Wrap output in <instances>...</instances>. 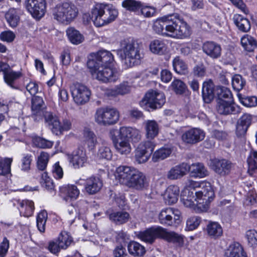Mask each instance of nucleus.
Returning <instances> with one entry per match:
<instances>
[{
    "mask_svg": "<svg viewBox=\"0 0 257 257\" xmlns=\"http://www.w3.org/2000/svg\"><path fill=\"white\" fill-rule=\"evenodd\" d=\"M113 61V56L110 52L101 50L89 56L87 65L94 79L104 83L114 82L118 78L119 74L109 66Z\"/></svg>",
    "mask_w": 257,
    "mask_h": 257,
    "instance_id": "nucleus-1",
    "label": "nucleus"
},
{
    "mask_svg": "<svg viewBox=\"0 0 257 257\" xmlns=\"http://www.w3.org/2000/svg\"><path fill=\"white\" fill-rule=\"evenodd\" d=\"M153 28L157 34L173 38H185L191 33L190 27L177 14L157 19Z\"/></svg>",
    "mask_w": 257,
    "mask_h": 257,
    "instance_id": "nucleus-2",
    "label": "nucleus"
},
{
    "mask_svg": "<svg viewBox=\"0 0 257 257\" xmlns=\"http://www.w3.org/2000/svg\"><path fill=\"white\" fill-rule=\"evenodd\" d=\"M118 12L111 5L96 4L91 10V17L88 14L83 15L84 21L89 23L91 20L95 26L102 27L113 21L117 17Z\"/></svg>",
    "mask_w": 257,
    "mask_h": 257,
    "instance_id": "nucleus-3",
    "label": "nucleus"
},
{
    "mask_svg": "<svg viewBox=\"0 0 257 257\" xmlns=\"http://www.w3.org/2000/svg\"><path fill=\"white\" fill-rule=\"evenodd\" d=\"M122 62L126 67L139 64L143 58L142 46L134 41L124 40L118 51Z\"/></svg>",
    "mask_w": 257,
    "mask_h": 257,
    "instance_id": "nucleus-4",
    "label": "nucleus"
},
{
    "mask_svg": "<svg viewBox=\"0 0 257 257\" xmlns=\"http://www.w3.org/2000/svg\"><path fill=\"white\" fill-rule=\"evenodd\" d=\"M188 184L190 187L198 188L195 192L197 199L196 205L198 210L201 212L206 211L214 197V191L211 184L206 181L197 182L189 180Z\"/></svg>",
    "mask_w": 257,
    "mask_h": 257,
    "instance_id": "nucleus-5",
    "label": "nucleus"
},
{
    "mask_svg": "<svg viewBox=\"0 0 257 257\" xmlns=\"http://www.w3.org/2000/svg\"><path fill=\"white\" fill-rule=\"evenodd\" d=\"M78 14V8L71 2H65L57 4L53 11L54 19L64 25H69L73 22L77 17Z\"/></svg>",
    "mask_w": 257,
    "mask_h": 257,
    "instance_id": "nucleus-6",
    "label": "nucleus"
},
{
    "mask_svg": "<svg viewBox=\"0 0 257 257\" xmlns=\"http://www.w3.org/2000/svg\"><path fill=\"white\" fill-rule=\"evenodd\" d=\"M119 113L110 107L98 108L94 115L95 122L101 125L107 126L115 124L119 120Z\"/></svg>",
    "mask_w": 257,
    "mask_h": 257,
    "instance_id": "nucleus-7",
    "label": "nucleus"
},
{
    "mask_svg": "<svg viewBox=\"0 0 257 257\" xmlns=\"http://www.w3.org/2000/svg\"><path fill=\"white\" fill-rule=\"evenodd\" d=\"M165 103V96L163 93L154 90L148 91L140 102L141 107L153 109L160 108Z\"/></svg>",
    "mask_w": 257,
    "mask_h": 257,
    "instance_id": "nucleus-8",
    "label": "nucleus"
},
{
    "mask_svg": "<svg viewBox=\"0 0 257 257\" xmlns=\"http://www.w3.org/2000/svg\"><path fill=\"white\" fill-rule=\"evenodd\" d=\"M45 122L49 125L53 133L60 135L64 131H67L71 128V123L68 120H64L62 124L59 118L50 112H46L44 114Z\"/></svg>",
    "mask_w": 257,
    "mask_h": 257,
    "instance_id": "nucleus-9",
    "label": "nucleus"
},
{
    "mask_svg": "<svg viewBox=\"0 0 257 257\" xmlns=\"http://www.w3.org/2000/svg\"><path fill=\"white\" fill-rule=\"evenodd\" d=\"M156 146V144L152 141H146L141 143L135 151V159L139 163L146 162L151 157Z\"/></svg>",
    "mask_w": 257,
    "mask_h": 257,
    "instance_id": "nucleus-10",
    "label": "nucleus"
},
{
    "mask_svg": "<svg viewBox=\"0 0 257 257\" xmlns=\"http://www.w3.org/2000/svg\"><path fill=\"white\" fill-rule=\"evenodd\" d=\"M180 212L173 208L168 207L163 209L159 214V222L165 226H171L174 223H178L180 220Z\"/></svg>",
    "mask_w": 257,
    "mask_h": 257,
    "instance_id": "nucleus-11",
    "label": "nucleus"
},
{
    "mask_svg": "<svg viewBox=\"0 0 257 257\" xmlns=\"http://www.w3.org/2000/svg\"><path fill=\"white\" fill-rule=\"evenodd\" d=\"M71 93L74 101L77 104L82 105L88 102L91 92L85 85L76 83L71 87Z\"/></svg>",
    "mask_w": 257,
    "mask_h": 257,
    "instance_id": "nucleus-12",
    "label": "nucleus"
},
{
    "mask_svg": "<svg viewBox=\"0 0 257 257\" xmlns=\"http://www.w3.org/2000/svg\"><path fill=\"white\" fill-rule=\"evenodd\" d=\"M25 7L36 19H40L46 12V4L45 0H26Z\"/></svg>",
    "mask_w": 257,
    "mask_h": 257,
    "instance_id": "nucleus-13",
    "label": "nucleus"
},
{
    "mask_svg": "<svg viewBox=\"0 0 257 257\" xmlns=\"http://www.w3.org/2000/svg\"><path fill=\"white\" fill-rule=\"evenodd\" d=\"M205 136V133L202 130L194 127L185 131L182 135V140L185 144L193 145L202 141Z\"/></svg>",
    "mask_w": 257,
    "mask_h": 257,
    "instance_id": "nucleus-14",
    "label": "nucleus"
},
{
    "mask_svg": "<svg viewBox=\"0 0 257 257\" xmlns=\"http://www.w3.org/2000/svg\"><path fill=\"white\" fill-rule=\"evenodd\" d=\"M163 227L156 226L150 227L144 231L140 232L139 238L142 241L152 244L157 238H162Z\"/></svg>",
    "mask_w": 257,
    "mask_h": 257,
    "instance_id": "nucleus-15",
    "label": "nucleus"
},
{
    "mask_svg": "<svg viewBox=\"0 0 257 257\" xmlns=\"http://www.w3.org/2000/svg\"><path fill=\"white\" fill-rule=\"evenodd\" d=\"M116 133H118V137L119 139L127 140L129 142L132 141L137 142L141 139L140 131L131 126H121L118 131L115 132Z\"/></svg>",
    "mask_w": 257,
    "mask_h": 257,
    "instance_id": "nucleus-16",
    "label": "nucleus"
},
{
    "mask_svg": "<svg viewBox=\"0 0 257 257\" xmlns=\"http://www.w3.org/2000/svg\"><path fill=\"white\" fill-rule=\"evenodd\" d=\"M188 184L189 180L181 192V199L184 206L191 208L195 205V201L197 203V196L195 194L196 187H190Z\"/></svg>",
    "mask_w": 257,
    "mask_h": 257,
    "instance_id": "nucleus-17",
    "label": "nucleus"
},
{
    "mask_svg": "<svg viewBox=\"0 0 257 257\" xmlns=\"http://www.w3.org/2000/svg\"><path fill=\"white\" fill-rule=\"evenodd\" d=\"M136 170L134 168L128 166H119L116 169L115 178L120 184L126 186Z\"/></svg>",
    "mask_w": 257,
    "mask_h": 257,
    "instance_id": "nucleus-18",
    "label": "nucleus"
},
{
    "mask_svg": "<svg viewBox=\"0 0 257 257\" xmlns=\"http://www.w3.org/2000/svg\"><path fill=\"white\" fill-rule=\"evenodd\" d=\"M148 185L149 182L146 176L142 172L136 170L126 186L136 190H142L146 188Z\"/></svg>",
    "mask_w": 257,
    "mask_h": 257,
    "instance_id": "nucleus-19",
    "label": "nucleus"
},
{
    "mask_svg": "<svg viewBox=\"0 0 257 257\" xmlns=\"http://www.w3.org/2000/svg\"><path fill=\"white\" fill-rule=\"evenodd\" d=\"M226 100H217L216 109L217 112L223 115L236 114L240 112V107Z\"/></svg>",
    "mask_w": 257,
    "mask_h": 257,
    "instance_id": "nucleus-20",
    "label": "nucleus"
},
{
    "mask_svg": "<svg viewBox=\"0 0 257 257\" xmlns=\"http://www.w3.org/2000/svg\"><path fill=\"white\" fill-rule=\"evenodd\" d=\"M116 130H112L110 131L113 145L116 151L122 155H127L131 151V147L130 142L127 140L119 139L116 138L115 136Z\"/></svg>",
    "mask_w": 257,
    "mask_h": 257,
    "instance_id": "nucleus-21",
    "label": "nucleus"
},
{
    "mask_svg": "<svg viewBox=\"0 0 257 257\" xmlns=\"http://www.w3.org/2000/svg\"><path fill=\"white\" fill-rule=\"evenodd\" d=\"M68 159L69 163L75 169L82 167L87 160L85 151L80 149H78L72 154L68 155Z\"/></svg>",
    "mask_w": 257,
    "mask_h": 257,
    "instance_id": "nucleus-22",
    "label": "nucleus"
},
{
    "mask_svg": "<svg viewBox=\"0 0 257 257\" xmlns=\"http://www.w3.org/2000/svg\"><path fill=\"white\" fill-rule=\"evenodd\" d=\"M202 49L207 56L212 59H217L221 55V46L213 41L204 42L202 45Z\"/></svg>",
    "mask_w": 257,
    "mask_h": 257,
    "instance_id": "nucleus-23",
    "label": "nucleus"
},
{
    "mask_svg": "<svg viewBox=\"0 0 257 257\" xmlns=\"http://www.w3.org/2000/svg\"><path fill=\"white\" fill-rule=\"evenodd\" d=\"M106 214L109 219L116 225H121L127 222L130 219V214L126 211H114L107 210Z\"/></svg>",
    "mask_w": 257,
    "mask_h": 257,
    "instance_id": "nucleus-24",
    "label": "nucleus"
},
{
    "mask_svg": "<svg viewBox=\"0 0 257 257\" xmlns=\"http://www.w3.org/2000/svg\"><path fill=\"white\" fill-rule=\"evenodd\" d=\"M212 169L218 174L222 176L228 174L232 167L231 162L225 159H215L212 161Z\"/></svg>",
    "mask_w": 257,
    "mask_h": 257,
    "instance_id": "nucleus-25",
    "label": "nucleus"
},
{
    "mask_svg": "<svg viewBox=\"0 0 257 257\" xmlns=\"http://www.w3.org/2000/svg\"><path fill=\"white\" fill-rule=\"evenodd\" d=\"M188 164L182 163L172 167L167 175V178L170 180H176L184 176L187 173Z\"/></svg>",
    "mask_w": 257,
    "mask_h": 257,
    "instance_id": "nucleus-26",
    "label": "nucleus"
},
{
    "mask_svg": "<svg viewBox=\"0 0 257 257\" xmlns=\"http://www.w3.org/2000/svg\"><path fill=\"white\" fill-rule=\"evenodd\" d=\"M180 193L179 188L177 185H170L166 189L164 194L165 203L172 205L176 203Z\"/></svg>",
    "mask_w": 257,
    "mask_h": 257,
    "instance_id": "nucleus-27",
    "label": "nucleus"
},
{
    "mask_svg": "<svg viewBox=\"0 0 257 257\" xmlns=\"http://www.w3.org/2000/svg\"><path fill=\"white\" fill-rule=\"evenodd\" d=\"M188 167L187 172H190L193 177L202 178L208 175V171L202 163H196L191 165L188 164Z\"/></svg>",
    "mask_w": 257,
    "mask_h": 257,
    "instance_id": "nucleus-28",
    "label": "nucleus"
},
{
    "mask_svg": "<svg viewBox=\"0 0 257 257\" xmlns=\"http://www.w3.org/2000/svg\"><path fill=\"white\" fill-rule=\"evenodd\" d=\"M214 85L212 80H209L203 82L202 88V95L205 103H210L214 98Z\"/></svg>",
    "mask_w": 257,
    "mask_h": 257,
    "instance_id": "nucleus-29",
    "label": "nucleus"
},
{
    "mask_svg": "<svg viewBox=\"0 0 257 257\" xmlns=\"http://www.w3.org/2000/svg\"><path fill=\"white\" fill-rule=\"evenodd\" d=\"M102 187V182L98 177H91L86 181L85 190L89 194L98 192Z\"/></svg>",
    "mask_w": 257,
    "mask_h": 257,
    "instance_id": "nucleus-30",
    "label": "nucleus"
},
{
    "mask_svg": "<svg viewBox=\"0 0 257 257\" xmlns=\"http://www.w3.org/2000/svg\"><path fill=\"white\" fill-rule=\"evenodd\" d=\"M144 125L146 131V137L149 140V141H152L159 134V125L156 121L153 120L146 121Z\"/></svg>",
    "mask_w": 257,
    "mask_h": 257,
    "instance_id": "nucleus-31",
    "label": "nucleus"
},
{
    "mask_svg": "<svg viewBox=\"0 0 257 257\" xmlns=\"http://www.w3.org/2000/svg\"><path fill=\"white\" fill-rule=\"evenodd\" d=\"M224 257H247L243 247L238 242L231 244L226 250Z\"/></svg>",
    "mask_w": 257,
    "mask_h": 257,
    "instance_id": "nucleus-32",
    "label": "nucleus"
},
{
    "mask_svg": "<svg viewBox=\"0 0 257 257\" xmlns=\"http://www.w3.org/2000/svg\"><path fill=\"white\" fill-rule=\"evenodd\" d=\"M19 205V210L21 215L26 217L31 216L34 210V203L32 201L29 200H17Z\"/></svg>",
    "mask_w": 257,
    "mask_h": 257,
    "instance_id": "nucleus-33",
    "label": "nucleus"
},
{
    "mask_svg": "<svg viewBox=\"0 0 257 257\" xmlns=\"http://www.w3.org/2000/svg\"><path fill=\"white\" fill-rule=\"evenodd\" d=\"M251 116L249 114H244L237 121L236 133L238 135H244L251 123Z\"/></svg>",
    "mask_w": 257,
    "mask_h": 257,
    "instance_id": "nucleus-34",
    "label": "nucleus"
},
{
    "mask_svg": "<svg viewBox=\"0 0 257 257\" xmlns=\"http://www.w3.org/2000/svg\"><path fill=\"white\" fill-rule=\"evenodd\" d=\"M206 230L208 235L214 239L219 238L223 234L222 228L217 222H209L207 225Z\"/></svg>",
    "mask_w": 257,
    "mask_h": 257,
    "instance_id": "nucleus-35",
    "label": "nucleus"
},
{
    "mask_svg": "<svg viewBox=\"0 0 257 257\" xmlns=\"http://www.w3.org/2000/svg\"><path fill=\"white\" fill-rule=\"evenodd\" d=\"M149 49L152 53L161 55L166 52L167 50V45L164 41L159 39H155L150 42Z\"/></svg>",
    "mask_w": 257,
    "mask_h": 257,
    "instance_id": "nucleus-36",
    "label": "nucleus"
},
{
    "mask_svg": "<svg viewBox=\"0 0 257 257\" xmlns=\"http://www.w3.org/2000/svg\"><path fill=\"white\" fill-rule=\"evenodd\" d=\"M20 9L11 8L6 14V19L11 27L15 28L17 26L20 21Z\"/></svg>",
    "mask_w": 257,
    "mask_h": 257,
    "instance_id": "nucleus-37",
    "label": "nucleus"
},
{
    "mask_svg": "<svg viewBox=\"0 0 257 257\" xmlns=\"http://www.w3.org/2000/svg\"><path fill=\"white\" fill-rule=\"evenodd\" d=\"M162 238L169 242L177 243L179 245H182L184 242L183 237L181 235L173 231L168 232L164 228H163Z\"/></svg>",
    "mask_w": 257,
    "mask_h": 257,
    "instance_id": "nucleus-38",
    "label": "nucleus"
},
{
    "mask_svg": "<svg viewBox=\"0 0 257 257\" xmlns=\"http://www.w3.org/2000/svg\"><path fill=\"white\" fill-rule=\"evenodd\" d=\"M233 21L238 30L242 32H247L250 29L249 20L240 15H235Z\"/></svg>",
    "mask_w": 257,
    "mask_h": 257,
    "instance_id": "nucleus-39",
    "label": "nucleus"
},
{
    "mask_svg": "<svg viewBox=\"0 0 257 257\" xmlns=\"http://www.w3.org/2000/svg\"><path fill=\"white\" fill-rule=\"evenodd\" d=\"M241 44L244 49L248 52H252L257 47V42L252 36L245 35L240 40Z\"/></svg>",
    "mask_w": 257,
    "mask_h": 257,
    "instance_id": "nucleus-40",
    "label": "nucleus"
},
{
    "mask_svg": "<svg viewBox=\"0 0 257 257\" xmlns=\"http://www.w3.org/2000/svg\"><path fill=\"white\" fill-rule=\"evenodd\" d=\"M66 33L69 40L73 44L78 45L84 40L83 35L73 27L68 28Z\"/></svg>",
    "mask_w": 257,
    "mask_h": 257,
    "instance_id": "nucleus-41",
    "label": "nucleus"
},
{
    "mask_svg": "<svg viewBox=\"0 0 257 257\" xmlns=\"http://www.w3.org/2000/svg\"><path fill=\"white\" fill-rule=\"evenodd\" d=\"M129 253L135 256H142L146 252L144 246L136 241L131 242L127 246Z\"/></svg>",
    "mask_w": 257,
    "mask_h": 257,
    "instance_id": "nucleus-42",
    "label": "nucleus"
},
{
    "mask_svg": "<svg viewBox=\"0 0 257 257\" xmlns=\"http://www.w3.org/2000/svg\"><path fill=\"white\" fill-rule=\"evenodd\" d=\"M83 135L85 144L90 149H93L97 143L96 135L89 128L84 130Z\"/></svg>",
    "mask_w": 257,
    "mask_h": 257,
    "instance_id": "nucleus-43",
    "label": "nucleus"
},
{
    "mask_svg": "<svg viewBox=\"0 0 257 257\" xmlns=\"http://www.w3.org/2000/svg\"><path fill=\"white\" fill-rule=\"evenodd\" d=\"M172 152L170 148H162L156 151L153 155L152 160L157 162L168 157Z\"/></svg>",
    "mask_w": 257,
    "mask_h": 257,
    "instance_id": "nucleus-44",
    "label": "nucleus"
},
{
    "mask_svg": "<svg viewBox=\"0 0 257 257\" xmlns=\"http://www.w3.org/2000/svg\"><path fill=\"white\" fill-rule=\"evenodd\" d=\"M12 158H0V175L6 176L11 173Z\"/></svg>",
    "mask_w": 257,
    "mask_h": 257,
    "instance_id": "nucleus-45",
    "label": "nucleus"
},
{
    "mask_svg": "<svg viewBox=\"0 0 257 257\" xmlns=\"http://www.w3.org/2000/svg\"><path fill=\"white\" fill-rule=\"evenodd\" d=\"M174 70L178 74H185L188 72L187 64L179 57H176L173 61Z\"/></svg>",
    "mask_w": 257,
    "mask_h": 257,
    "instance_id": "nucleus-46",
    "label": "nucleus"
},
{
    "mask_svg": "<svg viewBox=\"0 0 257 257\" xmlns=\"http://www.w3.org/2000/svg\"><path fill=\"white\" fill-rule=\"evenodd\" d=\"M170 87L176 94L179 95L183 94L187 89L186 85L182 80L178 79L173 81Z\"/></svg>",
    "mask_w": 257,
    "mask_h": 257,
    "instance_id": "nucleus-47",
    "label": "nucleus"
},
{
    "mask_svg": "<svg viewBox=\"0 0 257 257\" xmlns=\"http://www.w3.org/2000/svg\"><path fill=\"white\" fill-rule=\"evenodd\" d=\"M57 240L62 249H66L72 243V238L68 232L63 231L61 232Z\"/></svg>",
    "mask_w": 257,
    "mask_h": 257,
    "instance_id": "nucleus-48",
    "label": "nucleus"
},
{
    "mask_svg": "<svg viewBox=\"0 0 257 257\" xmlns=\"http://www.w3.org/2000/svg\"><path fill=\"white\" fill-rule=\"evenodd\" d=\"M47 212L43 210L41 211L37 216V226L38 230L41 232H44L45 230V225L47 220Z\"/></svg>",
    "mask_w": 257,
    "mask_h": 257,
    "instance_id": "nucleus-49",
    "label": "nucleus"
},
{
    "mask_svg": "<svg viewBox=\"0 0 257 257\" xmlns=\"http://www.w3.org/2000/svg\"><path fill=\"white\" fill-rule=\"evenodd\" d=\"M49 160V154L45 152H41L38 157L37 167L39 170L44 171L46 168Z\"/></svg>",
    "mask_w": 257,
    "mask_h": 257,
    "instance_id": "nucleus-50",
    "label": "nucleus"
},
{
    "mask_svg": "<svg viewBox=\"0 0 257 257\" xmlns=\"http://www.w3.org/2000/svg\"><path fill=\"white\" fill-rule=\"evenodd\" d=\"M21 76L20 72H15L10 69L4 75V79L5 82L10 86L11 87L14 88V82L19 78Z\"/></svg>",
    "mask_w": 257,
    "mask_h": 257,
    "instance_id": "nucleus-51",
    "label": "nucleus"
},
{
    "mask_svg": "<svg viewBox=\"0 0 257 257\" xmlns=\"http://www.w3.org/2000/svg\"><path fill=\"white\" fill-rule=\"evenodd\" d=\"M245 84V81L239 74L234 75L232 78V86L236 91L241 90Z\"/></svg>",
    "mask_w": 257,
    "mask_h": 257,
    "instance_id": "nucleus-52",
    "label": "nucleus"
},
{
    "mask_svg": "<svg viewBox=\"0 0 257 257\" xmlns=\"http://www.w3.org/2000/svg\"><path fill=\"white\" fill-rule=\"evenodd\" d=\"M44 103L42 97L34 96L32 99V110L33 115H37L40 113L41 109Z\"/></svg>",
    "mask_w": 257,
    "mask_h": 257,
    "instance_id": "nucleus-53",
    "label": "nucleus"
},
{
    "mask_svg": "<svg viewBox=\"0 0 257 257\" xmlns=\"http://www.w3.org/2000/svg\"><path fill=\"white\" fill-rule=\"evenodd\" d=\"M218 98L217 100H224L232 101V93L230 90L225 87L219 86L217 89Z\"/></svg>",
    "mask_w": 257,
    "mask_h": 257,
    "instance_id": "nucleus-54",
    "label": "nucleus"
},
{
    "mask_svg": "<svg viewBox=\"0 0 257 257\" xmlns=\"http://www.w3.org/2000/svg\"><path fill=\"white\" fill-rule=\"evenodd\" d=\"M33 143L36 147L42 149L50 148L53 145L52 141L41 137L35 138L33 139Z\"/></svg>",
    "mask_w": 257,
    "mask_h": 257,
    "instance_id": "nucleus-55",
    "label": "nucleus"
},
{
    "mask_svg": "<svg viewBox=\"0 0 257 257\" xmlns=\"http://www.w3.org/2000/svg\"><path fill=\"white\" fill-rule=\"evenodd\" d=\"M248 171H255L257 169V151H251L247 160Z\"/></svg>",
    "mask_w": 257,
    "mask_h": 257,
    "instance_id": "nucleus-56",
    "label": "nucleus"
},
{
    "mask_svg": "<svg viewBox=\"0 0 257 257\" xmlns=\"http://www.w3.org/2000/svg\"><path fill=\"white\" fill-rule=\"evenodd\" d=\"M122 6L127 10L135 11L140 9L142 3L134 0H124L122 3Z\"/></svg>",
    "mask_w": 257,
    "mask_h": 257,
    "instance_id": "nucleus-57",
    "label": "nucleus"
},
{
    "mask_svg": "<svg viewBox=\"0 0 257 257\" xmlns=\"http://www.w3.org/2000/svg\"><path fill=\"white\" fill-rule=\"evenodd\" d=\"M40 183L43 187L48 190L53 189L54 187L52 180L48 176V174L46 172L42 173Z\"/></svg>",
    "mask_w": 257,
    "mask_h": 257,
    "instance_id": "nucleus-58",
    "label": "nucleus"
},
{
    "mask_svg": "<svg viewBox=\"0 0 257 257\" xmlns=\"http://www.w3.org/2000/svg\"><path fill=\"white\" fill-rule=\"evenodd\" d=\"M66 194L67 197L71 200H76L80 194V191L76 185H68L66 187Z\"/></svg>",
    "mask_w": 257,
    "mask_h": 257,
    "instance_id": "nucleus-59",
    "label": "nucleus"
},
{
    "mask_svg": "<svg viewBox=\"0 0 257 257\" xmlns=\"http://www.w3.org/2000/svg\"><path fill=\"white\" fill-rule=\"evenodd\" d=\"M201 221V219L200 217L196 216H191L186 221L187 227L188 230H193L198 227Z\"/></svg>",
    "mask_w": 257,
    "mask_h": 257,
    "instance_id": "nucleus-60",
    "label": "nucleus"
},
{
    "mask_svg": "<svg viewBox=\"0 0 257 257\" xmlns=\"http://www.w3.org/2000/svg\"><path fill=\"white\" fill-rule=\"evenodd\" d=\"M246 238L248 244L251 246L257 245V232L254 230H249L246 232Z\"/></svg>",
    "mask_w": 257,
    "mask_h": 257,
    "instance_id": "nucleus-61",
    "label": "nucleus"
},
{
    "mask_svg": "<svg viewBox=\"0 0 257 257\" xmlns=\"http://www.w3.org/2000/svg\"><path fill=\"white\" fill-rule=\"evenodd\" d=\"M77 208V217L79 218L84 219L85 218V215L87 212V204L86 202L82 201L78 203L75 206Z\"/></svg>",
    "mask_w": 257,
    "mask_h": 257,
    "instance_id": "nucleus-62",
    "label": "nucleus"
},
{
    "mask_svg": "<svg viewBox=\"0 0 257 257\" xmlns=\"http://www.w3.org/2000/svg\"><path fill=\"white\" fill-rule=\"evenodd\" d=\"M32 161V156L31 155H25L21 160V170L25 172L29 171Z\"/></svg>",
    "mask_w": 257,
    "mask_h": 257,
    "instance_id": "nucleus-63",
    "label": "nucleus"
},
{
    "mask_svg": "<svg viewBox=\"0 0 257 257\" xmlns=\"http://www.w3.org/2000/svg\"><path fill=\"white\" fill-rule=\"evenodd\" d=\"M206 67L202 63L195 66L193 69V73L194 76L198 77H203L206 74Z\"/></svg>",
    "mask_w": 257,
    "mask_h": 257,
    "instance_id": "nucleus-64",
    "label": "nucleus"
}]
</instances>
